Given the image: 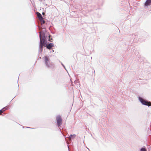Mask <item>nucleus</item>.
<instances>
[{
    "label": "nucleus",
    "instance_id": "1",
    "mask_svg": "<svg viewBox=\"0 0 151 151\" xmlns=\"http://www.w3.org/2000/svg\"><path fill=\"white\" fill-rule=\"evenodd\" d=\"M41 32L40 33V47H42L43 46L46 47L47 48L50 49L54 46V44L50 43L49 44H47V42L46 41V37L45 36V33H43L42 34V35L41 34Z\"/></svg>",
    "mask_w": 151,
    "mask_h": 151
},
{
    "label": "nucleus",
    "instance_id": "2",
    "mask_svg": "<svg viewBox=\"0 0 151 151\" xmlns=\"http://www.w3.org/2000/svg\"><path fill=\"white\" fill-rule=\"evenodd\" d=\"M43 59L46 66L52 70H53L55 68L54 64L51 62L50 61L49 58L47 56H45L43 57Z\"/></svg>",
    "mask_w": 151,
    "mask_h": 151
},
{
    "label": "nucleus",
    "instance_id": "3",
    "mask_svg": "<svg viewBox=\"0 0 151 151\" xmlns=\"http://www.w3.org/2000/svg\"><path fill=\"white\" fill-rule=\"evenodd\" d=\"M139 99L141 103L145 105H147L148 106H150L151 105V103L150 102H148L145 101L142 98H139Z\"/></svg>",
    "mask_w": 151,
    "mask_h": 151
},
{
    "label": "nucleus",
    "instance_id": "4",
    "mask_svg": "<svg viewBox=\"0 0 151 151\" xmlns=\"http://www.w3.org/2000/svg\"><path fill=\"white\" fill-rule=\"evenodd\" d=\"M56 120L58 126H60L62 124V119L60 116H57Z\"/></svg>",
    "mask_w": 151,
    "mask_h": 151
},
{
    "label": "nucleus",
    "instance_id": "5",
    "mask_svg": "<svg viewBox=\"0 0 151 151\" xmlns=\"http://www.w3.org/2000/svg\"><path fill=\"white\" fill-rule=\"evenodd\" d=\"M151 4V0H147L146 1L145 5V6H148Z\"/></svg>",
    "mask_w": 151,
    "mask_h": 151
},
{
    "label": "nucleus",
    "instance_id": "6",
    "mask_svg": "<svg viewBox=\"0 0 151 151\" xmlns=\"http://www.w3.org/2000/svg\"><path fill=\"white\" fill-rule=\"evenodd\" d=\"M37 14L39 19V20H40V19H41L42 18V17L41 14L39 12H37Z\"/></svg>",
    "mask_w": 151,
    "mask_h": 151
},
{
    "label": "nucleus",
    "instance_id": "7",
    "mask_svg": "<svg viewBox=\"0 0 151 151\" xmlns=\"http://www.w3.org/2000/svg\"><path fill=\"white\" fill-rule=\"evenodd\" d=\"M6 109L7 108L5 107L3 108L2 109L0 110V115H1L4 111H5Z\"/></svg>",
    "mask_w": 151,
    "mask_h": 151
},
{
    "label": "nucleus",
    "instance_id": "8",
    "mask_svg": "<svg viewBox=\"0 0 151 151\" xmlns=\"http://www.w3.org/2000/svg\"><path fill=\"white\" fill-rule=\"evenodd\" d=\"M40 20L41 22V24H44L45 22V21L43 19V17L42 19H40Z\"/></svg>",
    "mask_w": 151,
    "mask_h": 151
},
{
    "label": "nucleus",
    "instance_id": "9",
    "mask_svg": "<svg viewBox=\"0 0 151 151\" xmlns=\"http://www.w3.org/2000/svg\"><path fill=\"white\" fill-rule=\"evenodd\" d=\"M76 136V135L75 134L73 135H70V138H74Z\"/></svg>",
    "mask_w": 151,
    "mask_h": 151
},
{
    "label": "nucleus",
    "instance_id": "10",
    "mask_svg": "<svg viewBox=\"0 0 151 151\" xmlns=\"http://www.w3.org/2000/svg\"><path fill=\"white\" fill-rule=\"evenodd\" d=\"M140 151H146V150L144 148H142L141 149Z\"/></svg>",
    "mask_w": 151,
    "mask_h": 151
},
{
    "label": "nucleus",
    "instance_id": "11",
    "mask_svg": "<svg viewBox=\"0 0 151 151\" xmlns=\"http://www.w3.org/2000/svg\"><path fill=\"white\" fill-rule=\"evenodd\" d=\"M48 37H49V39L48 40L50 41V42H52V41L50 39V35H49Z\"/></svg>",
    "mask_w": 151,
    "mask_h": 151
}]
</instances>
